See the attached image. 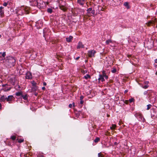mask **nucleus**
<instances>
[{"label":"nucleus","mask_w":157,"mask_h":157,"mask_svg":"<svg viewBox=\"0 0 157 157\" xmlns=\"http://www.w3.org/2000/svg\"><path fill=\"white\" fill-rule=\"evenodd\" d=\"M48 30V29H45L44 30V36H45V35H46V34L45 33V32L46 30Z\"/></svg>","instance_id":"obj_40"},{"label":"nucleus","mask_w":157,"mask_h":157,"mask_svg":"<svg viewBox=\"0 0 157 157\" xmlns=\"http://www.w3.org/2000/svg\"><path fill=\"white\" fill-rule=\"evenodd\" d=\"M15 62V60L13 57L9 56L6 57V59L5 60V63L8 66L10 67L13 66Z\"/></svg>","instance_id":"obj_1"},{"label":"nucleus","mask_w":157,"mask_h":157,"mask_svg":"<svg viewBox=\"0 0 157 157\" xmlns=\"http://www.w3.org/2000/svg\"><path fill=\"white\" fill-rule=\"evenodd\" d=\"M120 0H112L111 3V4L113 6H116L119 5Z\"/></svg>","instance_id":"obj_5"},{"label":"nucleus","mask_w":157,"mask_h":157,"mask_svg":"<svg viewBox=\"0 0 157 157\" xmlns=\"http://www.w3.org/2000/svg\"><path fill=\"white\" fill-rule=\"evenodd\" d=\"M84 102V101L83 100H80V104L82 105L83 104Z\"/></svg>","instance_id":"obj_45"},{"label":"nucleus","mask_w":157,"mask_h":157,"mask_svg":"<svg viewBox=\"0 0 157 157\" xmlns=\"http://www.w3.org/2000/svg\"><path fill=\"white\" fill-rule=\"evenodd\" d=\"M80 58V56H78V57H77V58H76L75 59L76 60H78V59Z\"/></svg>","instance_id":"obj_49"},{"label":"nucleus","mask_w":157,"mask_h":157,"mask_svg":"<svg viewBox=\"0 0 157 157\" xmlns=\"http://www.w3.org/2000/svg\"><path fill=\"white\" fill-rule=\"evenodd\" d=\"M85 0H77V2L82 6L84 5Z\"/></svg>","instance_id":"obj_11"},{"label":"nucleus","mask_w":157,"mask_h":157,"mask_svg":"<svg viewBox=\"0 0 157 157\" xmlns=\"http://www.w3.org/2000/svg\"><path fill=\"white\" fill-rule=\"evenodd\" d=\"M100 138L98 137H97L95 138V139L94 140V142L95 143H98V141H100Z\"/></svg>","instance_id":"obj_25"},{"label":"nucleus","mask_w":157,"mask_h":157,"mask_svg":"<svg viewBox=\"0 0 157 157\" xmlns=\"http://www.w3.org/2000/svg\"><path fill=\"white\" fill-rule=\"evenodd\" d=\"M39 2H38V1H37V6H39L40 5L41 3L42 4H43V3L44 2H43L41 0H39Z\"/></svg>","instance_id":"obj_22"},{"label":"nucleus","mask_w":157,"mask_h":157,"mask_svg":"<svg viewBox=\"0 0 157 157\" xmlns=\"http://www.w3.org/2000/svg\"><path fill=\"white\" fill-rule=\"evenodd\" d=\"M47 12L48 13H52V9L51 8H48V9H47Z\"/></svg>","instance_id":"obj_27"},{"label":"nucleus","mask_w":157,"mask_h":157,"mask_svg":"<svg viewBox=\"0 0 157 157\" xmlns=\"http://www.w3.org/2000/svg\"><path fill=\"white\" fill-rule=\"evenodd\" d=\"M98 157H103V155L101 153H100L98 154Z\"/></svg>","instance_id":"obj_35"},{"label":"nucleus","mask_w":157,"mask_h":157,"mask_svg":"<svg viewBox=\"0 0 157 157\" xmlns=\"http://www.w3.org/2000/svg\"><path fill=\"white\" fill-rule=\"evenodd\" d=\"M69 106L70 108H71L72 107V105L71 104H70L69 105Z\"/></svg>","instance_id":"obj_47"},{"label":"nucleus","mask_w":157,"mask_h":157,"mask_svg":"<svg viewBox=\"0 0 157 157\" xmlns=\"http://www.w3.org/2000/svg\"><path fill=\"white\" fill-rule=\"evenodd\" d=\"M125 103H126V104H128V101L125 100Z\"/></svg>","instance_id":"obj_50"},{"label":"nucleus","mask_w":157,"mask_h":157,"mask_svg":"<svg viewBox=\"0 0 157 157\" xmlns=\"http://www.w3.org/2000/svg\"><path fill=\"white\" fill-rule=\"evenodd\" d=\"M73 38L72 36H70L69 37L66 38V40L67 42H70L72 40Z\"/></svg>","instance_id":"obj_13"},{"label":"nucleus","mask_w":157,"mask_h":157,"mask_svg":"<svg viewBox=\"0 0 157 157\" xmlns=\"http://www.w3.org/2000/svg\"><path fill=\"white\" fill-rule=\"evenodd\" d=\"M134 100V99L133 98H132L129 99L128 101L130 102V103H131Z\"/></svg>","instance_id":"obj_38"},{"label":"nucleus","mask_w":157,"mask_h":157,"mask_svg":"<svg viewBox=\"0 0 157 157\" xmlns=\"http://www.w3.org/2000/svg\"><path fill=\"white\" fill-rule=\"evenodd\" d=\"M109 115H107V117H109Z\"/></svg>","instance_id":"obj_63"},{"label":"nucleus","mask_w":157,"mask_h":157,"mask_svg":"<svg viewBox=\"0 0 157 157\" xmlns=\"http://www.w3.org/2000/svg\"><path fill=\"white\" fill-rule=\"evenodd\" d=\"M11 89V88H9L8 89H3V90L4 91H8L10 90Z\"/></svg>","instance_id":"obj_39"},{"label":"nucleus","mask_w":157,"mask_h":157,"mask_svg":"<svg viewBox=\"0 0 157 157\" xmlns=\"http://www.w3.org/2000/svg\"><path fill=\"white\" fill-rule=\"evenodd\" d=\"M37 93H35V95L36 96V95H37Z\"/></svg>","instance_id":"obj_61"},{"label":"nucleus","mask_w":157,"mask_h":157,"mask_svg":"<svg viewBox=\"0 0 157 157\" xmlns=\"http://www.w3.org/2000/svg\"><path fill=\"white\" fill-rule=\"evenodd\" d=\"M42 90H45V88L44 87H43L42 88Z\"/></svg>","instance_id":"obj_53"},{"label":"nucleus","mask_w":157,"mask_h":157,"mask_svg":"<svg viewBox=\"0 0 157 157\" xmlns=\"http://www.w3.org/2000/svg\"><path fill=\"white\" fill-rule=\"evenodd\" d=\"M151 93H149V95H147V96H148V97L150 98V97L151 96Z\"/></svg>","instance_id":"obj_54"},{"label":"nucleus","mask_w":157,"mask_h":157,"mask_svg":"<svg viewBox=\"0 0 157 157\" xmlns=\"http://www.w3.org/2000/svg\"><path fill=\"white\" fill-rule=\"evenodd\" d=\"M111 71L112 73H114L117 71V70L115 68L113 67L112 68Z\"/></svg>","instance_id":"obj_21"},{"label":"nucleus","mask_w":157,"mask_h":157,"mask_svg":"<svg viewBox=\"0 0 157 157\" xmlns=\"http://www.w3.org/2000/svg\"><path fill=\"white\" fill-rule=\"evenodd\" d=\"M2 37V36L0 34V38H1Z\"/></svg>","instance_id":"obj_62"},{"label":"nucleus","mask_w":157,"mask_h":157,"mask_svg":"<svg viewBox=\"0 0 157 157\" xmlns=\"http://www.w3.org/2000/svg\"><path fill=\"white\" fill-rule=\"evenodd\" d=\"M84 78L85 79H87L88 78H90L91 77L88 74H87L86 75L84 76Z\"/></svg>","instance_id":"obj_23"},{"label":"nucleus","mask_w":157,"mask_h":157,"mask_svg":"<svg viewBox=\"0 0 157 157\" xmlns=\"http://www.w3.org/2000/svg\"><path fill=\"white\" fill-rule=\"evenodd\" d=\"M111 40H107L105 41V43L106 44H109V43H111Z\"/></svg>","instance_id":"obj_31"},{"label":"nucleus","mask_w":157,"mask_h":157,"mask_svg":"<svg viewBox=\"0 0 157 157\" xmlns=\"http://www.w3.org/2000/svg\"><path fill=\"white\" fill-rule=\"evenodd\" d=\"M4 7L2 6L0 7V14L1 17L4 16Z\"/></svg>","instance_id":"obj_8"},{"label":"nucleus","mask_w":157,"mask_h":157,"mask_svg":"<svg viewBox=\"0 0 157 157\" xmlns=\"http://www.w3.org/2000/svg\"><path fill=\"white\" fill-rule=\"evenodd\" d=\"M144 83L145 84H146V85H148V83L149 82L148 81H146Z\"/></svg>","instance_id":"obj_51"},{"label":"nucleus","mask_w":157,"mask_h":157,"mask_svg":"<svg viewBox=\"0 0 157 157\" xmlns=\"http://www.w3.org/2000/svg\"><path fill=\"white\" fill-rule=\"evenodd\" d=\"M43 84L44 86H46V84H47L45 82H43Z\"/></svg>","instance_id":"obj_52"},{"label":"nucleus","mask_w":157,"mask_h":157,"mask_svg":"<svg viewBox=\"0 0 157 157\" xmlns=\"http://www.w3.org/2000/svg\"><path fill=\"white\" fill-rule=\"evenodd\" d=\"M131 56V55H128V56L129 57L130 56Z\"/></svg>","instance_id":"obj_64"},{"label":"nucleus","mask_w":157,"mask_h":157,"mask_svg":"<svg viewBox=\"0 0 157 157\" xmlns=\"http://www.w3.org/2000/svg\"><path fill=\"white\" fill-rule=\"evenodd\" d=\"M135 116L139 120V121L144 122L145 120L142 114L140 113H136L135 114Z\"/></svg>","instance_id":"obj_2"},{"label":"nucleus","mask_w":157,"mask_h":157,"mask_svg":"<svg viewBox=\"0 0 157 157\" xmlns=\"http://www.w3.org/2000/svg\"><path fill=\"white\" fill-rule=\"evenodd\" d=\"M90 13H92L93 14H94L95 13V10H92Z\"/></svg>","instance_id":"obj_42"},{"label":"nucleus","mask_w":157,"mask_h":157,"mask_svg":"<svg viewBox=\"0 0 157 157\" xmlns=\"http://www.w3.org/2000/svg\"><path fill=\"white\" fill-rule=\"evenodd\" d=\"M21 97L23 98V99H24L25 100H26L28 99V96L27 94H25L24 95L23 94L22 95Z\"/></svg>","instance_id":"obj_17"},{"label":"nucleus","mask_w":157,"mask_h":157,"mask_svg":"<svg viewBox=\"0 0 157 157\" xmlns=\"http://www.w3.org/2000/svg\"><path fill=\"white\" fill-rule=\"evenodd\" d=\"M0 54H2V56H3L4 57H5V56L6 55V52H3L2 53V52H0Z\"/></svg>","instance_id":"obj_34"},{"label":"nucleus","mask_w":157,"mask_h":157,"mask_svg":"<svg viewBox=\"0 0 157 157\" xmlns=\"http://www.w3.org/2000/svg\"><path fill=\"white\" fill-rule=\"evenodd\" d=\"M50 143L52 144H54L55 143V140H53L51 138L50 139Z\"/></svg>","instance_id":"obj_26"},{"label":"nucleus","mask_w":157,"mask_h":157,"mask_svg":"<svg viewBox=\"0 0 157 157\" xmlns=\"http://www.w3.org/2000/svg\"><path fill=\"white\" fill-rule=\"evenodd\" d=\"M2 109V105L1 103H0V109Z\"/></svg>","instance_id":"obj_56"},{"label":"nucleus","mask_w":157,"mask_h":157,"mask_svg":"<svg viewBox=\"0 0 157 157\" xmlns=\"http://www.w3.org/2000/svg\"><path fill=\"white\" fill-rule=\"evenodd\" d=\"M98 9H99V8H101V9H100L101 10V11H103V7H101V6H98Z\"/></svg>","instance_id":"obj_44"},{"label":"nucleus","mask_w":157,"mask_h":157,"mask_svg":"<svg viewBox=\"0 0 157 157\" xmlns=\"http://www.w3.org/2000/svg\"><path fill=\"white\" fill-rule=\"evenodd\" d=\"M7 3L6 2H4L3 4V6H7Z\"/></svg>","instance_id":"obj_43"},{"label":"nucleus","mask_w":157,"mask_h":157,"mask_svg":"<svg viewBox=\"0 0 157 157\" xmlns=\"http://www.w3.org/2000/svg\"><path fill=\"white\" fill-rule=\"evenodd\" d=\"M18 140V142L19 143H21L24 141V139H17Z\"/></svg>","instance_id":"obj_30"},{"label":"nucleus","mask_w":157,"mask_h":157,"mask_svg":"<svg viewBox=\"0 0 157 157\" xmlns=\"http://www.w3.org/2000/svg\"><path fill=\"white\" fill-rule=\"evenodd\" d=\"M99 77L98 78L99 81L101 80L102 82L105 81L103 76L102 75H99Z\"/></svg>","instance_id":"obj_14"},{"label":"nucleus","mask_w":157,"mask_h":157,"mask_svg":"<svg viewBox=\"0 0 157 157\" xmlns=\"http://www.w3.org/2000/svg\"><path fill=\"white\" fill-rule=\"evenodd\" d=\"M96 52V51L94 50L89 51L87 53L88 56L90 57H94Z\"/></svg>","instance_id":"obj_4"},{"label":"nucleus","mask_w":157,"mask_h":157,"mask_svg":"<svg viewBox=\"0 0 157 157\" xmlns=\"http://www.w3.org/2000/svg\"><path fill=\"white\" fill-rule=\"evenodd\" d=\"M151 92V91L149 90H147V91H145L144 93V95H149V93H150Z\"/></svg>","instance_id":"obj_20"},{"label":"nucleus","mask_w":157,"mask_h":157,"mask_svg":"<svg viewBox=\"0 0 157 157\" xmlns=\"http://www.w3.org/2000/svg\"><path fill=\"white\" fill-rule=\"evenodd\" d=\"M14 98L12 95L8 96L7 97H6V101L9 103H12V101L14 100Z\"/></svg>","instance_id":"obj_3"},{"label":"nucleus","mask_w":157,"mask_h":157,"mask_svg":"<svg viewBox=\"0 0 157 157\" xmlns=\"http://www.w3.org/2000/svg\"><path fill=\"white\" fill-rule=\"evenodd\" d=\"M11 138L13 140H15L16 137L15 136H12L11 137Z\"/></svg>","instance_id":"obj_37"},{"label":"nucleus","mask_w":157,"mask_h":157,"mask_svg":"<svg viewBox=\"0 0 157 157\" xmlns=\"http://www.w3.org/2000/svg\"><path fill=\"white\" fill-rule=\"evenodd\" d=\"M156 19H155L154 20H152L149 21L147 23H146V24L148 26H150L151 25H153L156 23Z\"/></svg>","instance_id":"obj_6"},{"label":"nucleus","mask_w":157,"mask_h":157,"mask_svg":"<svg viewBox=\"0 0 157 157\" xmlns=\"http://www.w3.org/2000/svg\"><path fill=\"white\" fill-rule=\"evenodd\" d=\"M87 71H83V73H84V74L86 73Z\"/></svg>","instance_id":"obj_57"},{"label":"nucleus","mask_w":157,"mask_h":157,"mask_svg":"<svg viewBox=\"0 0 157 157\" xmlns=\"http://www.w3.org/2000/svg\"><path fill=\"white\" fill-rule=\"evenodd\" d=\"M151 117L152 118H157V109L154 111L153 114H151Z\"/></svg>","instance_id":"obj_9"},{"label":"nucleus","mask_w":157,"mask_h":157,"mask_svg":"<svg viewBox=\"0 0 157 157\" xmlns=\"http://www.w3.org/2000/svg\"><path fill=\"white\" fill-rule=\"evenodd\" d=\"M84 47V45L82 44V43L81 42H79L77 46V48L78 49L81 48H83Z\"/></svg>","instance_id":"obj_12"},{"label":"nucleus","mask_w":157,"mask_h":157,"mask_svg":"<svg viewBox=\"0 0 157 157\" xmlns=\"http://www.w3.org/2000/svg\"><path fill=\"white\" fill-rule=\"evenodd\" d=\"M72 104H73V106H75V103H74V102H73V103H72Z\"/></svg>","instance_id":"obj_58"},{"label":"nucleus","mask_w":157,"mask_h":157,"mask_svg":"<svg viewBox=\"0 0 157 157\" xmlns=\"http://www.w3.org/2000/svg\"><path fill=\"white\" fill-rule=\"evenodd\" d=\"M155 74L156 75H157V71L156 72Z\"/></svg>","instance_id":"obj_60"},{"label":"nucleus","mask_w":157,"mask_h":157,"mask_svg":"<svg viewBox=\"0 0 157 157\" xmlns=\"http://www.w3.org/2000/svg\"><path fill=\"white\" fill-rule=\"evenodd\" d=\"M116 127V125L115 124H112V126L110 127V128L111 129H115Z\"/></svg>","instance_id":"obj_28"},{"label":"nucleus","mask_w":157,"mask_h":157,"mask_svg":"<svg viewBox=\"0 0 157 157\" xmlns=\"http://www.w3.org/2000/svg\"><path fill=\"white\" fill-rule=\"evenodd\" d=\"M124 5L125 6H126L127 8H128V2H125L124 3Z\"/></svg>","instance_id":"obj_29"},{"label":"nucleus","mask_w":157,"mask_h":157,"mask_svg":"<svg viewBox=\"0 0 157 157\" xmlns=\"http://www.w3.org/2000/svg\"><path fill=\"white\" fill-rule=\"evenodd\" d=\"M6 99V96L3 95L0 97V102H5Z\"/></svg>","instance_id":"obj_10"},{"label":"nucleus","mask_w":157,"mask_h":157,"mask_svg":"<svg viewBox=\"0 0 157 157\" xmlns=\"http://www.w3.org/2000/svg\"><path fill=\"white\" fill-rule=\"evenodd\" d=\"M37 157H44V156L42 155H38Z\"/></svg>","instance_id":"obj_48"},{"label":"nucleus","mask_w":157,"mask_h":157,"mask_svg":"<svg viewBox=\"0 0 157 157\" xmlns=\"http://www.w3.org/2000/svg\"><path fill=\"white\" fill-rule=\"evenodd\" d=\"M102 75L104 77H105L106 79H107L108 78V77L107 75H106L105 71H103L102 72Z\"/></svg>","instance_id":"obj_15"},{"label":"nucleus","mask_w":157,"mask_h":157,"mask_svg":"<svg viewBox=\"0 0 157 157\" xmlns=\"http://www.w3.org/2000/svg\"><path fill=\"white\" fill-rule=\"evenodd\" d=\"M149 86L148 85H146L143 86L142 87L143 88L146 89Z\"/></svg>","instance_id":"obj_36"},{"label":"nucleus","mask_w":157,"mask_h":157,"mask_svg":"<svg viewBox=\"0 0 157 157\" xmlns=\"http://www.w3.org/2000/svg\"><path fill=\"white\" fill-rule=\"evenodd\" d=\"M23 93L22 91H19L17 92L15 94V95L17 96H21V97L22 95H23Z\"/></svg>","instance_id":"obj_16"},{"label":"nucleus","mask_w":157,"mask_h":157,"mask_svg":"<svg viewBox=\"0 0 157 157\" xmlns=\"http://www.w3.org/2000/svg\"><path fill=\"white\" fill-rule=\"evenodd\" d=\"M128 92V90H125V91H124V93H126V92Z\"/></svg>","instance_id":"obj_59"},{"label":"nucleus","mask_w":157,"mask_h":157,"mask_svg":"<svg viewBox=\"0 0 157 157\" xmlns=\"http://www.w3.org/2000/svg\"><path fill=\"white\" fill-rule=\"evenodd\" d=\"M92 10V8H90L87 10V11L88 12V13H90V12Z\"/></svg>","instance_id":"obj_33"},{"label":"nucleus","mask_w":157,"mask_h":157,"mask_svg":"<svg viewBox=\"0 0 157 157\" xmlns=\"http://www.w3.org/2000/svg\"><path fill=\"white\" fill-rule=\"evenodd\" d=\"M155 63H157V59L155 60Z\"/></svg>","instance_id":"obj_55"},{"label":"nucleus","mask_w":157,"mask_h":157,"mask_svg":"<svg viewBox=\"0 0 157 157\" xmlns=\"http://www.w3.org/2000/svg\"><path fill=\"white\" fill-rule=\"evenodd\" d=\"M8 84H3V85H2V87H4L5 86H8Z\"/></svg>","instance_id":"obj_46"},{"label":"nucleus","mask_w":157,"mask_h":157,"mask_svg":"<svg viewBox=\"0 0 157 157\" xmlns=\"http://www.w3.org/2000/svg\"><path fill=\"white\" fill-rule=\"evenodd\" d=\"M31 83L33 86H37L36 83L34 81H32L31 82Z\"/></svg>","instance_id":"obj_24"},{"label":"nucleus","mask_w":157,"mask_h":157,"mask_svg":"<svg viewBox=\"0 0 157 157\" xmlns=\"http://www.w3.org/2000/svg\"><path fill=\"white\" fill-rule=\"evenodd\" d=\"M152 106V105L151 104H149L147 105V109L148 110Z\"/></svg>","instance_id":"obj_32"},{"label":"nucleus","mask_w":157,"mask_h":157,"mask_svg":"<svg viewBox=\"0 0 157 157\" xmlns=\"http://www.w3.org/2000/svg\"><path fill=\"white\" fill-rule=\"evenodd\" d=\"M83 98H84V96L82 95H81L80 97V100H83Z\"/></svg>","instance_id":"obj_41"},{"label":"nucleus","mask_w":157,"mask_h":157,"mask_svg":"<svg viewBox=\"0 0 157 157\" xmlns=\"http://www.w3.org/2000/svg\"><path fill=\"white\" fill-rule=\"evenodd\" d=\"M59 8L61 10L64 11H65L66 10V8L63 6H60Z\"/></svg>","instance_id":"obj_18"},{"label":"nucleus","mask_w":157,"mask_h":157,"mask_svg":"<svg viewBox=\"0 0 157 157\" xmlns=\"http://www.w3.org/2000/svg\"><path fill=\"white\" fill-rule=\"evenodd\" d=\"M26 79H31L32 78V75L29 72H28L26 73L25 76Z\"/></svg>","instance_id":"obj_7"},{"label":"nucleus","mask_w":157,"mask_h":157,"mask_svg":"<svg viewBox=\"0 0 157 157\" xmlns=\"http://www.w3.org/2000/svg\"><path fill=\"white\" fill-rule=\"evenodd\" d=\"M38 89V87L37 86H33L32 88V90L33 91H36Z\"/></svg>","instance_id":"obj_19"}]
</instances>
